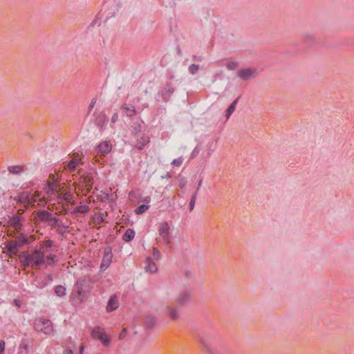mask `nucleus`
Segmentation results:
<instances>
[{"instance_id":"f257e3e1","label":"nucleus","mask_w":354,"mask_h":354,"mask_svg":"<svg viewBox=\"0 0 354 354\" xmlns=\"http://www.w3.org/2000/svg\"><path fill=\"white\" fill-rule=\"evenodd\" d=\"M52 245L51 241H46L31 252L22 253L19 256L20 263L24 267L31 266L34 268H39L44 264L46 266L54 264L56 261V256L50 252Z\"/></svg>"},{"instance_id":"f03ea898","label":"nucleus","mask_w":354,"mask_h":354,"mask_svg":"<svg viewBox=\"0 0 354 354\" xmlns=\"http://www.w3.org/2000/svg\"><path fill=\"white\" fill-rule=\"evenodd\" d=\"M34 327L37 332L44 333L46 335L53 334V326L48 319H36L34 322Z\"/></svg>"},{"instance_id":"7ed1b4c3","label":"nucleus","mask_w":354,"mask_h":354,"mask_svg":"<svg viewBox=\"0 0 354 354\" xmlns=\"http://www.w3.org/2000/svg\"><path fill=\"white\" fill-rule=\"evenodd\" d=\"M91 337L99 339L104 346H108L110 344V339L106 336L104 328L100 326H95L92 329Z\"/></svg>"},{"instance_id":"20e7f679","label":"nucleus","mask_w":354,"mask_h":354,"mask_svg":"<svg viewBox=\"0 0 354 354\" xmlns=\"http://www.w3.org/2000/svg\"><path fill=\"white\" fill-rule=\"evenodd\" d=\"M257 75V70L253 68H242L237 72L238 77L245 81L256 77Z\"/></svg>"},{"instance_id":"39448f33","label":"nucleus","mask_w":354,"mask_h":354,"mask_svg":"<svg viewBox=\"0 0 354 354\" xmlns=\"http://www.w3.org/2000/svg\"><path fill=\"white\" fill-rule=\"evenodd\" d=\"M158 233L165 243L169 244L170 243V226L167 222L165 221L159 224Z\"/></svg>"},{"instance_id":"423d86ee","label":"nucleus","mask_w":354,"mask_h":354,"mask_svg":"<svg viewBox=\"0 0 354 354\" xmlns=\"http://www.w3.org/2000/svg\"><path fill=\"white\" fill-rule=\"evenodd\" d=\"M53 280V278L51 274L39 276L35 279V285L39 288H43L50 283Z\"/></svg>"},{"instance_id":"0eeeda50","label":"nucleus","mask_w":354,"mask_h":354,"mask_svg":"<svg viewBox=\"0 0 354 354\" xmlns=\"http://www.w3.org/2000/svg\"><path fill=\"white\" fill-rule=\"evenodd\" d=\"M80 183L83 187H85L87 192H89L92 189L93 184V177L91 173L84 174L80 178Z\"/></svg>"},{"instance_id":"6e6552de","label":"nucleus","mask_w":354,"mask_h":354,"mask_svg":"<svg viewBox=\"0 0 354 354\" xmlns=\"http://www.w3.org/2000/svg\"><path fill=\"white\" fill-rule=\"evenodd\" d=\"M15 240L18 243V245L21 247L25 245L30 244L35 240V239L33 236H28L24 233H21L15 238Z\"/></svg>"},{"instance_id":"1a4fd4ad","label":"nucleus","mask_w":354,"mask_h":354,"mask_svg":"<svg viewBox=\"0 0 354 354\" xmlns=\"http://www.w3.org/2000/svg\"><path fill=\"white\" fill-rule=\"evenodd\" d=\"M112 257L113 255L111 252L110 250H106L104 252V256L102 259V263L100 266L101 270H105L109 267L112 261Z\"/></svg>"},{"instance_id":"9d476101","label":"nucleus","mask_w":354,"mask_h":354,"mask_svg":"<svg viewBox=\"0 0 354 354\" xmlns=\"http://www.w3.org/2000/svg\"><path fill=\"white\" fill-rule=\"evenodd\" d=\"M120 305L118 297L115 295L111 296L108 301L106 310L107 312H113L118 308Z\"/></svg>"},{"instance_id":"9b49d317","label":"nucleus","mask_w":354,"mask_h":354,"mask_svg":"<svg viewBox=\"0 0 354 354\" xmlns=\"http://www.w3.org/2000/svg\"><path fill=\"white\" fill-rule=\"evenodd\" d=\"M58 186L59 185L57 180H54L53 182H48L46 183L44 189L48 197H51L53 195L55 194V192L57 191Z\"/></svg>"},{"instance_id":"f8f14e48","label":"nucleus","mask_w":354,"mask_h":354,"mask_svg":"<svg viewBox=\"0 0 354 354\" xmlns=\"http://www.w3.org/2000/svg\"><path fill=\"white\" fill-rule=\"evenodd\" d=\"M90 210V207L86 205H80L77 207H75L71 212L73 214H74L76 216H80L82 215H85L86 213H88Z\"/></svg>"},{"instance_id":"ddd939ff","label":"nucleus","mask_w":354,"mask_h":354,"mask_svg":"<svg viewBox=\"0 0 354 354\" xmlns=\"http://www.w3.org/2000/svg\"><path fill=\"white\" fill-rule=\"evenodd\" d=\"M86 282V279L85 277L84 278H79L75 286H74V291H75L77 295H78V297H81L82 293L84 292V285Z\"/></svg>"},{"instance_id":"4468645a","label":"nucleus","mask_w":354,"mask_h":354,"mask_svg":"<svg viewBox=\"0 0 354 354\" xmlns=\"http://www.w3.org/2000/svg\"><path fill=\"white\" fill-rule=\"evenodd\" d=\"M98 151L103 155L108 154L112 149V144L109 141H103L97 146Z\"/></svg>"},{"instance_id":"2eb2a0df","label":"nucleus","mask_w":354,"mask_h":354,"mask_svg":"<svg viewBox=\"0 0 354 354\" xmlns=\"http://www.w3.org/2000/svg\"><path fill=\"white\" fill-rule=\"evenodd\" d=\"M191 300V295L189 292H184L180 294L176 299L177 303L181 305L188 304Z\"/></svg>"},{"instance_id":"dca6fc26","label":"nucleus","mask_w":354,"mask_h":354,"mask_svg":"<svg viewBox=\"0 0 354 354\" xmlns=\"http://www.w3.org/2000/svg\"><path fill=\"white\" fill-rule=\"evenodd\" d=\"M6 248L12 254H17L18 252L19 248H20L19 245H18V243H17L16 240H11L9 241H7L5 243Z\"/></svg>"},{"instance_id":"f3484780","label":"nucleus","mask_w":354,"mask_h":354,"mask_svg":"<svg viewBox=\"0 0 354 354\" xmlns=\"http://www.w3.org/2000/svg\"><path fill=\"white\" fill-rule=\"evenodd\" d=\"M53 216V215L49 212L41 210L37 213L36 218L41 221L48 222Z\"/></svg>"},{"instance_id":"a211bd4d","label":"nucleus","mask_w":354,"mask_h":354,"mask_svg":"<svg viewBox=\"0 0 354 354\" xmlns=\"http://www.w3.org/2000/svg\"><path fill=\"white\" fill-rule=\"evenodd\" d=\"M9 224L12 226L16 231H19L21 228L22 224L20 218L17 215H13L8 221Z\"/></svg>"},{"instance_id":"6ab92c4d","label":"nucleus","mask_w":354,"mask_h":354,"mask_svg":"<svg viewBox=\"0 0 354 354\" xmlns=\"http://www.w3.org/2000/svg\"><path fill=\"white\" fill-rule=\"evenodd\" d=\"M108 122V118L104 113H100L96 121V124L100 129H103L107 125Z\"/></svg>"},{"instance_id":"aec40b11","label":"nucleus","mask_w":354,"mask_h":354,"mask_svg":"<svg viewBox=\"0 0 354 354\" xmlns=\"http://www.w3.org/2000/svg\"><path fill=\"white\" fill-rule=\"evenodd\" d=\"M30 196H31V193L28 192H23L19 194L17 200L19 203L28 204V202L32 201Z\"/></svg>"},{"instance_id":"412c9836","label":"nucleus","mask_w":354,"mask_h":354,"mask_svg":"<svg viewBox=\"0 0 354 354\" xmlns=\"http://www.w3.org/2000/svg\"><path fill=\"white\" fill-rule=\"evenodd\" d=\"M174 88L170 85H167V87L160 93L162 99L165 101H167L171 95L174 93Z\"/></svg>"},{"instance_id":"4be33fe9","label":"nucleus","mask_w":354,"mask_h":354,"mask_svg":"<svg viewBox=\"0 0 354 354\" xmlns=\"http://www.w3.org/2000/svg\"><path fill=\"white\" fill-rule=\"evenodd\" d=\"M156 264L151 260L150 257L147 259V266H145V270L147 272H150L151 273L156 272L157 270Z\"/></svg>"},{"instance_id":"5701e85b","label":"nucleus","mask_w":354,"mask_h":354,"mask_svg":"<svg viewBox=\"0 0 354 354\" xmlns=\"http://www.w3.org/2000/svg\"><path fill=\"white\" fill-rule=\"evenodd\" d=\"M136 232L132 229H127L122 236V239L125 242H129L135 237Z\"/></svg>"},{"instance_id":"b1692460","label":"nucleus","mask_w":354,"mask_h":354,"mask_svg":"<svg viewBox=\"0 0 354 354\" xmlns=\"http://www.w3.org/2000/svg\"><path fill=\"white\" fill-rule=\"evenodd\" d=\"M207 149L204 151L207 157H209L216 149V142L211 140L207 144Z\"/></svg>"},{"instance_id":"393cba45","label":"nucleus","mask_w":354,"mask_h":354,"mask_svg":"<svg viewBox=\"0 0 354 354\" xmlns=\"http://www.w3.org/2000/svg\"><path fill=\"white\" fill-rule=\"evenodd\" d=\"M28 344L27 341L24 339L19 346L17 354H28Z\"/></svg>"},{"instance_id":"a878e982","label":"nucleus","mask_w":354,"mask_h":354,"mask_svg":"<svg viewBox=\"0 0 354 354\" xmlns=\"http://www.w3.org/2000/svg\"><path fill=\"white\" fill-rule=\"evenodd\" d=\"M149 142V138L148 136H144L139 140L136 145V148L141 150L144 148V147Z\"/></svg>"},{"instance_id":"bb28decb","label":"nucleus","mask_w":354,"mask_h":354,"mask_svg":"<svg viewBox=\"0 0 354 354\" xmlns=\"http://www.w3.org/2000/svg\"><path fill=\"white\" fill-rule=\"evenodd\" d=\"M68 225L60 223L57 227V232L62 236H65L68 232Z\"/></svg>"},{"instance_id":"cd10ccee","label":"nucleus","mask_w":354,"mask_h":354,"mask_svg":"<svg viewBox=\"0 0 354 354\" xmlns=\"http://www.w3.org/2000/svg\"><path fill=\"white\" fill-rule=\"evenodd\" d=\"M238 102V98L235 99L232 103L230 105V106L227 108L226 111V118L228 119L232 113L234 111L236 106Z\"/></svg>"},{"instance_id":"c85d7f7f","label":"nucleus","mask_w":354,"mask_h":354,"mask_svg":"<svg viewBox=\"0 0 354 354\" xmlns=\"http://www.w3.org/2000/svg\"><path fill=\"white\" fill-rule=\"evenodd\" d=\"M122 109H124L125 113L127 116L132 117L136 115V109L133 106H123Z\"/></svg>"},{"instance_id":"c756f323","label":"nucleus","mask_w":354,"mask_h":354,"mask_svg":"<svg viewBox=\"0 0 354 354\" xmlns=\"http://www.w3.org/2000/svg\"><path fill=\"white\" fill-rule=\"evenodd\" d=\"M77 166V160L73 159L67 164L65 169H66L71 171H73L76 169Z\"/></svg>"},{"instance_id":"7c9ffc66","label":"nucleus","mask_w":354,"mask_h":354,"mask_svg":"<svg viewBox=\"0 0 354 354\" xmlns=\"http://www.w3.org/2000/svg\"><path fill=\"white\" fill-rule=\"evenodd\" d=\"M8 169L14 174H19L23 171V169L19 165L10 166Z\"/></svg>"},{"instance_id":"2f4dec72","label":"nucleus","mask_w":354,"mask_h":354,"mask_svg":"<svg viewBox=\"0 0 354 354\" xmlns=\"http://www.w3.org/2000/svg\"><path fill=\"white\" fill-rule=\"evenodd\" d=\"M55 294L59 297H63L66 295V288L62 286H57L55 288Z\"/></svg>"},{"instance_id":"473e14b6","label":"nucleus","mask_w":354,"mask_h":354,"mask_svg":"<svg viewBox=\"0 0 354 354\" xmlns=\"http://www.w3.org/2000/svg\"><path fill=\"white\" fill-rule=\"evenodd\" d=\"M59 218L56 217V216H53L50 220L48 222V225L52 227V228H55V227H57V226L59 225V224L60 223L59 222Z\"/></svg>"},{"instance_id":"72a5a7b5","label":"nucleus","mask_w":354,"mask_h":354,"mask_svg":"<svg viewBox=\"0 0 354 354\" xmlns=\"http://www.w3.org/2000/svg\"><path fill=\"white\" fill-rule=\"evenodd\" d=\"M74 196L71 192H66L63 196V199L67 202L74 204Z\"/></svg>"},{"instance_id":"f704fd0d","label":"nucleus","mask_w":354,"mask_h":354,"mask_svg":"<svg viewBox=\"0 0 354 354\" xmlns=\"http://www.w3.org/2000/svg\"><path fill=\"white\" fill-rule=\"evenodd\" d=\"M168 314L171 319H176L178 317V312L175 308H168Z\"/></svg>"},{"instance_id":"c9c22d12","label":"nucleus","mask_w":354,"mask_h":354,"mask_svg":"<svg viewBox=\"0 0 354 354\" xmlns=\"http://www.w3.org/2000/svg\"><path fill=\"white\" fill-rule=\"evenodd\" d=\"M148 209H149V205L143 204V205L138 206L135 209V212L137 214H141L144 213L145 212H146Z\"/></svg>"},{"instance_id":"e433bc0d","label":"nucleus","mask_w":354,"mask_h":354,"mask_svg":"<svg viewBox=\"0 0 354 354\" xmlns=\"http://www.w3.org/2000/svg\"><path fill=\"white\" fill-rule=\"evenodd\" d=\"M239 65V63L236 61H229L227 64H226V66L227 68V69L230 70V71H234L236 69L237 66Z\"/></svg>"},{"instance_id":"4c0bfd02","label":"nucleus","mask_w":354,"mask_h":354,"mask_svg":"<svg viewBox=\"0 0 354 354\" xmlns=\"http://www.w3.org/2000/svg\"><path fill=\"white\" fill-rule=\"evenodd\" d=\"M183 162V158L182 156H180V157H178V158L173 160L171 164L174 167H179L182 165Z\"/></svg>"},{"instance_id":"58836bf2","label":"nucleus","mask_w":354,"mask_h":354,"mask_svg":"<svg viewBox=\"0 0 354 354\" xmlns=\"http://www.w3.org/2000/svg\"><path fill=\"white\" fill-rule=\"evenodd\" d=\"M197 194H198V190H196L195 192V193L193 194V196H192V197L191 198V201H190V203H189L190 211H192L194 209V205H195Z\"/></svg>"},{"instance_id":"ea45409f","label":"nucleus","mask_w":354,"mask_h":354,"mask_svg":"<svg viewBox=\"0 0 354 354\" xmlns=\"http://www.w3.org/2000/svg\"><path fill=\"white\" fill-rule=\"evenodd\" d=\"M199 70V66L196 64H192L189 67V72L192 75L196 74Z\"/></svg>"},{"instance_id":"a19ab883","label":"nucleus","mask_w":354,"mask_h":354,"mask_svg":"<svg viewBox=\"0 0 354 354\" xmlns=\"http://www.w3.org/2000/svg\"><path fill=\"white\" fill-rule=\"evenodd\" d=\"M153 256L156 260H159L161 257L160 252L156 248H153Z\"/></svg>"},{"instance_id":"79ce46f5","label":"nucleus","mask_w":354,"mask_h":354,"mask_svg":"<svg viewBox=\"0 0 354 354\" xmlns=\"http://www.w3.org/2000/svg\"><path fill=\"white\" fill-rule=\"evenodd\" d=\"M38 197L39 195L31 194L30 198L32 201L28 202V205H35V203L37 202Z\"/></svg>"},{"instance_id":"37998d69","label":"nucleus","mask_w":354,"mask_h":354,"mask_svg":"<svg viewBox=\"0 0 354 354\" xmlns=\"http://www.w3.org/2000/svg\"><path fill=\"white\" fill-rule=\"evenodd\" d=\"M96 102H97V99L96 98H93L90 104H89V106H88V113H91V111L93 110L94 106L96 104Z\"/></svg>"},{"instance_id":"c03bdc74","label":"nucleus","mask_w":354,"mask_h":354,"mask_svg":"<svg viewBox=\"0 0 354 354\" xmlns=\"http://www.w3.org/2000/svg\"><path fill=\"white\" fill-rule=\"evenodd\" d=\"M199 152H200V149H199V148H198V147H196L193 149V151H192V153H191V158H195L196 156H198V154L199 153Z\"/></svg>"},{"instance_id":"a18cd8bd","label":"nucleus","mask_w":354,"mask_h":354,"mask_svg":"<svg viewBox=\"0 0 354 354\" xmlns=\"http://www.w3.org/2000/svg\"><path fill=\"white\" fill-rule=\"evenodd\" d=\"M6 343L3 340L0 341V354H4Z\"/></svg>"},{"instance_id":"49530a36","label":"nucleus","mask_w":354,"mask_h":354,"mask_svg":"<svg viewBox=\"0 0 354 354\" xmlns=\"http://www.w3.org/2000/svg\"><path fill=\"white\" fill-rule=\"evenodd\" d=\"M201 344H203L205 351H206L207 352H209V353L213 352V350L212 349V348H210V346L209 345L206 344L203 342H202Z\"/></svg>"},{"instance_id":"de8ad7c7","label":"nucleus","mask_w":354,"mask_h":354,"mask_svg":"<svg viewBox=\"0 0 354 354\" xmlns=\"http://www.w3.org/2000/svg\"><path fill=\"white\" fill-rule=\"evenodd\" d=\"M185 274L188 279H193L194 277V272L189 270H186Z\"/></svg>"},{"instance_id":"09e8293b","label":"nucleus","mask_w":354,"mask_h":354,"mask_svg":"<svg viewBox=\"0 0 354 354\" xmlns=\"http://www.w3.org/2000/svg\"><path fill=\"white\" fill-rule=\"evenodd\" d=\"M118 120V114L117 113H115L111 118V122L113 123L116 122Z\"/></svg>"},{"instance_id":"8fccbe9b","label":"nucleus","mask_w":354,"mask_h":354,"mask_svg":"<svg viewBox=\"0 0 354 354\" xmlns=\"http://www.w3.org/2000/svg\"><path fill=\"white\" fill-rule=\"evenodd\" d=\"M126 335H127V330H126V328H124L120 334V336H119L120 339H124Z\"/></svg>"},{"instance_id":"3c124183","label":"nucleus","mask_w":354,"mask_h":354,"mask_svg":"<svg viewBox=\"0 0 354 354\" xmlns=\"http://www.w3.org/2000/svg\"><path fill=\"white\" fill-rule=\"evenodd\" d=\"M64 354H74L71 350H66L64 352Z\"/></svg>"},{"instance_id":"603ef678","label":"nucleus","mask_w":354,"mask_h":354,"mask_svg":"<svg viewBox=\"0 0 354 354\" xmlns=\"http://www.w3.org/2000/svg\"><path fill=\"white\" fill-rule=\"evenodd\" d=\"M194 59L196 61H201V58L197 56H194Z\"/></svg>"},{"instance_id":"864d4df0","label":"nucleus","mask_w":354,"mask_h":354,"mask_svg":"<svg viewBox=\"0 0 354 354\" xmlns=\"http://www.w3.org/2000/svg\"><path fill=\"white\" fill-rule=\"evenodd\" d=\"M201 185H202V180H199V182H198V188H197V189H196V190H198V189H199V188L201 187Z\"/></svg>"},{"instance_id":"5fc2aeb1","label":"nucleus","mask_w":354,"mask_h":354,"mask_svg":"<svg viewBox=\"0 0 354 354\" xmlns=\"http://www.w3.org/2000/svg\"><path fill=\"white\" fill-rule=\"evenodd\" d=\"M145 202L149 203L150 202V197L147 196L145 198Z\"/></svg>"},{"instance_id":"6e6d98bb","label":"nucleus","mask_w":354,"mask_h":354,"mask_svg":"<svg viewBox=\"0 0 354 354\" xmlns=\"http://www.w3.org/2000/svg\"><path fill=\"white\" fill-rule=\"evenodd\" d=\"M84 346H82L80 347V354H82V353H83V351H84Z\"/></svg>"},{"instance_id":"4d7b16f0","label":"nucleus","mask_w":354,"mask_h":354,"mask_svg":"<svg viewBox=\"0 0 354 354\" xmlns=\"http://www.w3.org/2000/svg\"><path fill=\"white\" fill-rule=\"evenodd\" d=\"M221 75V74H219V73H217V74H216V75H215V76H214V77H215V79H214V82H215V81H216V77H219V75Z\"/></svg>"},{"instance_id":"13d9d810","label":"nucleus","mask_w":354,"mask_h":354,"mask_svg":"<svg viewBox=\"0 0 354 354\" xmlns=\"http://www.w3.org/2000/svg\"><path fill=\"white\" fill-rule=\"evenodd\" d=\"M97 219H99V221H103V218H102V216H100L97 218Z\"/></svg>"}]
</instances>
